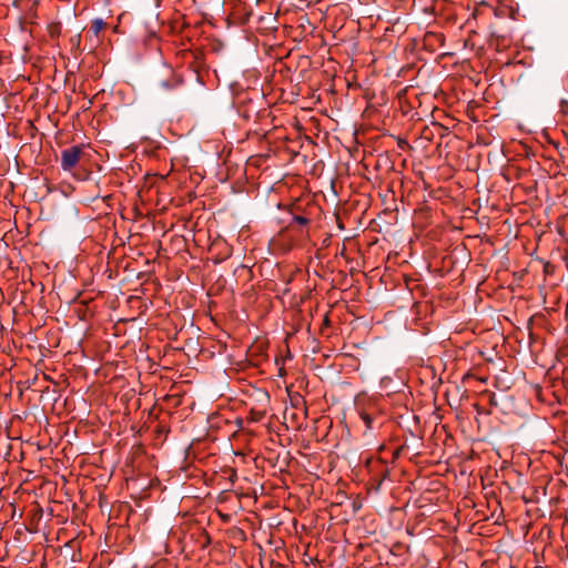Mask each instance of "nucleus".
Masks as SVG:
<instances>
[{"label": "nucleus", "mask_w": 568, "mask_h": 568, "mask_svg": "<svg viewBox=\"0 0 568 568\" xmlns=\"http://www.w3.org/2000/svg\"><path fill=\"white\" fill-rule=\"evenodd\" d=\"M84 153V145H72L61 151V168L63 171H71L77 166Z\"/></svg>", "instance_id": "nucleus-1"}, {"label": "nucleus", "mask_w": 568, "mask_h": 568, "mask_svg": "<svg viewBox=\"0 0 568 568\" xmlns=\"http://www.w3.org/2000/svg\"><path fill=\"white\" fill-rule=\"evenodd\" d=\"M106 28V22H104L102 19L98 18L94 19L91 23L90 29L88 30V34H92L93 37L98 38L99 34Z\"/></svg>", "instance_id": "nucleus-3"}, {"label": "nucleus", "mask_w": 568, "mask_h": 568, "mask_svg": "<svg viewBox=\"0 0 568 568\" xmlns=\"http://www.w3.org/2000/svg\"><path fill=\"white\" fill-rule=\"evenodd\" d=\"M308 222H310V220L307 217L302 216V215H295V216H293V220L290 225L292 226L294 223H296L298 225L304 226V225H307Z\"/></svg>", "instance_id": "nucleus-4"}, {"label": "nucleus", "mask_w": 568, "mask_h": 568, "mask_svg": "<svg viewBox=\"0 0 568 568\" xmlns=\"http://www.w3.org/2000/svg\"><path fill=\"white\" fill-rule=\"evenodd\" d=\"M358 415L365 425V430L363 432L364 436H369L373 429L381 427L383 424V417L376 409L362 408Z\"/></svg>", "instance_id": "nucleus-2"}, {"label": "nucleus", "mask_w": 568, "mask_h": 568, "mask_svg": "<svg viewBox=\"0 0 568 568\" xmlns=\"http://www.w3.org/2000/svg\"><path fill=\"white\" fill-rule=\"evenodd\" d=\"M527 331H528V344H532V316L527 318Z\"/></svg>", "instance_id": "nucleus-5"}, {"label": "nucleus", "mask_w": 568, "mask_h": 568, "mask_svg": "<svg viewBox=\"0 0 568 568\" xmlns=\"http://www.w3.org/2000/svg\"><path fill=\"white\" fill-rule=\"evenodd\" d=\"M534 514H535V518H536L537 516H539V515H538V509H536V508H535Z\"/></svg>", "instance_id": "nucleus-7"}, {"label": "nucleus", "mask_w": 568, "mask_h": 568, "mask_svg": "<svg viewBox=\"0 0 568 568\" xmlns=\"http://www.w3.org/2000/svg\"><path fill=\"white\" fill-rule=\"evenodd\" d=\"M537 390H538V387L535 385V388H534L535 394L537 393Z\"/></svg>", "instance_id": "nucleus-8"}, {"label": "nucleus", "mask_w": 568, "mask_h": 568, "mask_svg": "<svg viewBox=\"0 0 568 568\" xmlns=\"http://www.w3.org/2000/svg\"><path fill=\"white\" fill-rule=\"evenodd\" d=\"M540 263H541V265H542L544 272H545V273H549V272H550V271H549L550 266H549L548 264L544 263L542 261H540Z\"/></svg>", "instance_id": "nucleus-6"}]
</instances>
